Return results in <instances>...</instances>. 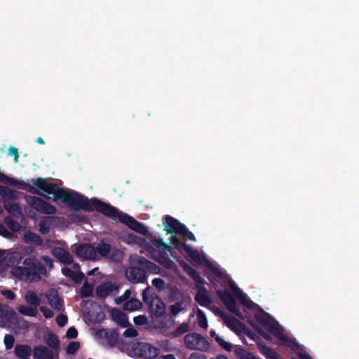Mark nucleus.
<instances>
[{
  "mask_svg": "<svg viewBox=\"0 0 359 359\" xmlns=\"http://www.w3.org/2000/svg\"><path fill=\"white\" fill-rule=\"evenodd\" d=\"M40 310L43 313L46 318H51L53 315V312L45 306H41L40 308Z\"/></svg>",
  "mask_w": 359,
  "mask_h": 359,
  "instance_id": "obj_60",
  "label": "nucleus"
},
{
  "mask_svg": "<svg viewBox=\"0 0 359 359\" xmlns=\"http://www.w3.org/2000/svg\"><path fill=\"white\" fill-rule=\"evenodd\" d=\"M184 343L186 347L191 350L207 351L210 348V344L206 339L195 332L186 334Z\"/></svg>",
  "mask_w": 359,
  "mask_h": 359,
  "instance_id": "obj_8",
  "label": "nucleus"
},
{
  "mask_svg": "<svg viewBox=\"0 0 359 359\" xmlns=\"http://www.w3.org/2000/svg\"><path fill=\"white\" fill-rule=\"evenodd\" d=\"M79 347H80V344L79 342L72 341L69 344L66 350L69 354H74L78 351Z\"/></svg>",
  "mask_w": 359,
  "mask_h": 359,
  "instance_id": "obj_48",
  "label": "nucleus"
},
{
  "mask_svg": "<svg viewBox=\"0 0 359 359\" xmlns=\"http://www.w3.org/2000/svg\"><path fill=\"white\" fill-rule=\"evenodd\" d=\"M109 259L111 261L114 262L116 263L121 262L123 259V254L122 252L118 249H114L110 252Z\"/></svg>",
  "mask_w": 359,
  "mask_h": 359,
  "instance_id": "obj_37",
  "label": "nucleus"
},
{
  "mask_svg": "<svg viewBox=\"0 0 359 359\" xmlns=\"http://www.w3.org/2000/svg\"><path fill=\"white\" fill-rule=\"evenodd\" d=\"M32 353V348L27 345H17L15 348V354L20 359H27Z\"/></svg>",
  "mask_w": 359,
  "mask_h": 359,
  "instance_id": "obj_25",
  "label": "nucleus"
},
{
  "mask_svg": "<svg viewBox=\"0 0 359 359\" xmlns=\"http://www.w3.org/2000/svg\"><path fill=\"white\" fill-rule=\"evenodd\" d=\"M24 239L25 243L34 244L36 246H40L43 244V239L41 237L33 232L25 233Z\"/></svg>",
  "mask_w": 359,
  "mask_h": 359,
  "instance_id": "obj_26",
  "label": "nucleus"
},
{
  "mask_svg": "<svg viewBox=\"0 0 359 359\" xmlns=\"http://www.w3.org/2000/svg\"><path fill=\"white\" fill-rule=\"evenodd\" d=\"M220 298L231 312L238 315V302L252 310L257 324L255 325L257 332L266 339L270 340L269 332L276 337L281 345L294 351L299 359H311L305 350L291 337L288 336L278 323L268 313L264 312L257 304H255L243 293H219Z\"/></svg>",
  "mask_w": 359,
  "mask_h": 359,
  "instance_id": "obj_1",
  "label": "nucleus"
},
{
  "mask_svg": "<svg viewBox=\"0 0 359 359\" xmlns=\"http://www.w3.org/2000/svg\"><path fill=\"white\" fill-rule=\"evenodd\" d=\"M0 182L7 184L13 187H21L22 189L29 188V191L32 194H39L38 190L34 187L31 186L29 183L20 182L17 180L10 177L0 172Z\"/></svg>",
  "mask_w": 359,
  "mask_h": 359,
  "instance_id": "obj_16",
  "label": "nucleus"
},
{
  "mask_svg": "<svg viewBox=\"0 0 359 359\" xmlns=\"http://www.w3.org/2000/svg\"><path fill=\"white\" fill-rule=\"evenodd\" d=\"M5 210L11 215L18 217L22 215V209L16 203H7L4 204Z\"/></svg>",
  "mask_w": 359,
  "mask_h": 359,
  "instance_id": "obj_29",
  "label": "nucleus"
},
{
  "mask_svg": "<svg viewBox=\"0 0 359 359\" xmlns=\"http://www.w3.org/2000/svg\"><path fill=\"white\" fill-rule=\"evenodd\" d=\"M76 284H80L85 280V275L81 271H75L71 278Z\"/></svg>",
  "mask_w": 359,
  "mask_h": 359,
  "instance_id": "obj_47",
  "label": "nucleus"
},
{
  "mask_svg": "<svg viewBox=\"0 0 359 359\" xmlns=\"http://www.w3.org/2000/svg\"><path fill=\"white\" fill-rule=\"evenodd\" d=\"M164 230L168 233H175L179 234L182 231L184 224H182L178 219L170 215H166L163 221Z\"/></svg>",
  "mask_w": 359,
  "mask_h": 359,
  "instance_id": "obj_17",
  "label": "nucleus"
},
{
  "mask_svg": "<svg viewBox=\"0 0 359 359\" xmlns=\"http://www.w3.org/2000/svg\"><path fill=\"white\" fill-rule=\"evenodd\" d=\"M129 243H133L139 245H143L146 243V239L138 236L134 233H130L128 235Z\"/></svg>",
  "mask_w": 359,
  "mask_h": 359,
  "instance_id": "obj_41",
  "label": "nucleus"
},
{
  "mask_svg": "<svg viewBox=\"0 0 359 359\" xmlns=\"http://www.w3.org/2000/svg\"><path fill=\"white\" fill-rule=\"evenodd\" d=\"M152 285L157 288L158 290H161L164 288L165 282L163 279L159 278H155L152 280Z\"/></svg>",
  "mask_w": 359,
  "mask_h": 359,
  "instance_id": "obj_50",
  "label": "nucleus"
},
{
  "mask_svg": "<svg viewBox=\"0 0 359 359\" xmlns=\"http://www.w3.org/2000/svg\"><path fill=\"white\" fill-rule=\"evenodd\" d=\"M14 193L15 191L12 189H11L8 187H1L0 186V194L4 197H8V198H14Z\"/></svg>",
  "mask_w": 359,
  "mask_h": 359,
  "instance_id": "obj_45",
  "label": "nucleus"
},
{
  "mask_svg": "<svg viewBox=\"0 0 359 359\" xmlns=\"http://www.w3.org/2000/svg\"><path fill=\"white\" fill-rule=\"evenodd\" d=\"M157 261L168 269L172 268L174 265V262L168 256L160 255Z\"/></svg>",
  "mask_w": 359,
  "mask_h": 359,
  "instance_id": "obj_43",
  "label": "nucleus"
},
{
  "mask_svg": "<svg viewBox=\"0 0 359 359\" xmlns=\"http://www.w3.org/2000/svg\"><path fill=\"white\" fill-rule=\"evenodd\" d=\"M210 271L213 276V283L216 286L215 292H243L228 274L217 267L210 266Z\"/></svg>",
  "mask_w": 359,
  "mask_h": 359,
  "instance_id": "obj_6",
  "label": "nucleus"
},
{
  "mask_svg": "<svg viewBox=\"0 0 359 359\" xmlns=\"http://www.w3.org/2000/svg\"><path fill=\"white\" fill-rule=\"evenodd\" d=\"M152 243L157 248H162L163 249V252L164 254L166 255V252H170V253L171 252V249H172V246H170L167 244H165L162 239L161 238H154L152 239ZM172 257H174V255L172 254H171Z\"/></svg>",
  "mask_w": 359,
  "mask_h": 359,
  "instance_id": "obj_35",
  "label": "nucleus"
},
{
  "mask_svg": "<svg viewBox=\"0 0 359 359\" xmlns=\"http://www.w3.org/2000/svg\"><path fill=\"white\" fill-rule=\"evenodd\" d=\"M131 266L126 271V276L133 283H143L147 273H158L160 267L144 257L137 255L130 257Z\"/></svg>",
  "mask_w": 359,
  "mask_h": 359,
  "instance_id": "obj_4",
  "label": "nucleus"
},
{
  "mask_svg": "<svg viewBox=\"0 0 359 359\" xmlns=\"http://www.w3.org/2000/svg\"><path fill=\"white\" fill-rule=\"evenodd\" d=\"M123 335L125 337L133 338L137 336V332L133 327H129L124 331Z\"/></svg>",
  "mask_w": 359,
  "mask_h": 359,
  "instance_id": "obj_52",
  "label": "nucleus"
},
{
  "mask_svg": "<svg viewBox=\"0 0 359 359\" xmlns=\"http://www.w3.org/2000/svg\"><path fill=\"white\" fill-rule=\"evenodd\" d=\"M210 334L212 337H213L217 343L225 351H231L233 350L235 352V346L231 343L225 341L222 337L217 334L215 331L211 330Z\"/></svg>",
  "mask_w": 359,
  "mask_h": 359,
  "instance_id": "obj_24",
  "label": "nucleus"
},
{
  "mask_svg": "<svg viewBox=\"0 0 359 359\" xmlns=\"http://www.w3.org/2000/svg\"><path fill=\"white\" fill-rule=\"evenodd\" d=\"M22 259V254L19 252L14 251L9 253L7 256L8 263L13 266L15 264H18Z\"/></svg>",
  "mask_w": 359,
  "mask_h": 359,
  "instance_id": "obj_31",
  "label": "nucleus"
},
{
  "mask_svg": "<svg viewBox=\"0 0 359 359\" xmlns=\"http://www.w3.org/2000/svg\"><path fill=\"white\" fill-rule=\"evenodd\" d=\"M188 330H189V326L187 324H182V325H180L175 330L173 334L175 336H178V335H180V334L187 332Z\"/></svg>",
  "mask_w": 359,
  "mask_h": 359,
  "instance_id": "obj_53",
  "label": "nucleus"
},
{
  "mask_svg": "<svg viewBox=\"0 0 359 359\" xmlns=\"http://www.w3.org/2000/svg\"><path fill=\"white\" fill-rule=\"evenodd\" d=\"M172 325V321L170 318H168V323L165 325H163V327H160L161 329L168 330L171 328L170 327Z\"/></svg>",
  "mask_w": 359,
  "mask_h": 359,
  "instance_id": "obj_63",
  "label": "nucleus"
},
{
  "mask_svg": "<svg viewBox=\"0 0 359 359\" xmlns=\"http://www.w3.org/2000/svg\"><path fill=\"white\" fill-rule=\"evenodd\" d=\"M27 202L32 208L42 214L53 215L57 210L55 206L36 196H29Z\"/></svg>",
  "mask_w": 359,
  "mask_h": 359,
  "instance_id": "obj_10",
  "label": "nucleus"
},
{
  "mask_svg": "<svg viewBox=\"0 0 359 359\" xmlns=\"http://www.w3.org/2000/svg\"><path fill=\"white\" fill-rule=\"evenodd\" d=\"M96 253L97 252L102 257H107L111 251V245L109 243L103 241L99 243L95 248Z\"/></svg>",
  "mask_w": 359,
  "mask_h": 359,
  "instance_id": "obj_28",
  "label": "nucleus"
},
{
  "mask_svg": "<svg viewBox=\"0 0 359 359\" xmlns=\"http://www.w3.org/2000/svg\"><path fill=\"white\" fill-rule=\"evenodd\" d=\"M170 244L174 248L180 252L184 251L186 247L188 246L185 243L181 242L177 237H172Z\"/></svg>",
  "mask_w": 359,
  "mask_h": 359,
  "instance_id": "obj_36",
  "label": "nucleus"
},
{
  "mask_svg": "<svg viewBox=\"0 0 359 359\" xmlns=\"http://www.w3.org/2000/svg\"><path fill=\"white\" fill-rule=\"evenodd\" d=\"M55 351L45 346H36L33 350V355L35 359H54Z\"/></svg>",
  "mask_w": 359,
  "mask_h": 359,
  "instance_id": "obj_21",
  "label": "nucleus"
},
{
  "mask_svg": "<svg viewBox=\"0 0 359 359\" xmlns=\"http://www.w3.org/2000/svg\"><path fill=\"white\" fill-rule=\"evenodd\" d=\"M87 276L79 292H118L121 289V285L117 280H103L98 267L88 271Z\"/></svg>",
  "mask_w": 359,
  "mask_h": 359,
  "instance_id": "obj_5",
  "label": "nucleus"
},
{
  "mask_svg": "<svg viewBox=\"0 0 359 359\" xmlns=\"http://www.w3.org/2000/svg\"><path fill=\"white\" fill-rule=\"evenodd\" d=\"M95 337L100 344L106 346H112L117 339L115 332L104 329L97 330Z\"/></svg>",
  "mask_w": 359,
  "mask_h": 359,
  "instance_id": "obj_13",
  "label": "nucleus"
},
{
  "mask_svg": "<svg viewBox=\"0 0 359 359\" xmlns=\"http://www.w3.org/2000/svg\"><path fill=\"white\" fill-rule=\"evenodd\" d=\"M60 197V200L67 204L75 212L81 210L91 212L95 209L108 217L118 218L120 222L138 233L144 236L148 233L147 226L142 223L139 222L127 213L120 211L109 203H104L96 198H91L89 201L87 197L76 191H71L70 192H67L65 190ZM72 216L74 219H76V212H72Z\"/></svg>",
  "mask_w": 359,
  "mask_h": 359,
  "instance_id": "obj_2",
  "label": "nucleus"
},
{
  "mask_svg": "<svg viewBox=\"0 0 359 359\" xmlns=\"http://www.w3.org/2000/svg\"><path fill=\"white\" fill-rule=\"evenodd\" d=\"M34 184L39 189L48 194L54 196L55 200L60 199V196L63 194L65 189L60 188L55 183H48L46 179L39 177L35 180H33Z\"/></svg>",
  "mask_w": 359,
  "mask_h": 359,
  "instance_id": "obj_9",
  "label": "nucleus"
},
{
  "mask_svg": "<svg viewBox=\"0 0 359 359\" xmlns=\"http://www.w3.org/2000/svg\"><path fill=\"white\" fill-rule=\"evenodd\" d=\"M62 273L70 278H72V275L75 273L76 271H73L69 268H64L62 269Z\"/></svg>",
  "mask_w": 359,
  "mask_h": 359,
  "instance_id": "obj_61",
  "label": "nucleus"
},
{
  "mask_svg": "<svg viewBox=\"0 0 359 359\" xmlns=\"http://www.w3.org/2000/svg\"><path fill=\"white\" fill-rule=\"evenodd\" d=\"M112 319L119 325L126 327L128 325L127 316L120 310L114 309L111 311Z\"/></svg>",
  "mask_w": 359,
  "mask_h": 359,
  "instance_id": "obj_23",
  "label": "nucleus"
},
{
  "mask_svg": "<svg viewBox=\"0 0 359 359\" xmlns=\"http://www.w3.org/2000/svg\"><path fill=\"white\" fill-rule=\"evenodd\" d=\"M133 321L136 325H143L147 323V318L144 316H138L134 318Z\"/></svg>",
  "mask_w": 359,
  "mask_h": 359,
  "instance_id": "obj_54",
  "label": "nucleus"
},
{
  "mask_svg": "<svg viewBox=\"0 0 359 359\" xmlns=\"http://www.w3.org/2000/svg\"><path fill=\"white\" fill-rule=\"evenodd\" d=\"M45 341L51 347L52 349L57 347L58 340L54 334H48L45 336Z\"/></svg>",
  "mask_w": 359,
  "mask_h": 359,
  "instance_id": "obj_39",
  "label": "nucleus"
},
{
  "mask_svg": "<svg viewBox=\"0 0 359 359\" xmlns=\"http://www.w3.org/2000/svg\"><path fill=\"white\" fill-rule=\"evenodd\" d=\"M178 235H180L189 241H196V238L194 233L191 232L185 225L183 226L182 231Z\"/></svg>",
  "mask_w": 359,
  "mask_h": 359,
  "instance_id": "obj_44",
  "label": "nucleus"
},
{
  "mask_svg": "<svg viewBox=\"0 0 359 359\" xmlns=\"http://www.w3.org/2000/svg\"><path fill=\"white\" fill-rule=\"evenodd\" d=\"M224 323L235 333L241 334L244 333L245 327L243 325L234 318L229 317L222 313H220Z\"/></svg>",
  "mask_w": 359,
  "mask_h": 359,
  "instance_id": "obj_19",
  "label": "nucleus"
},
{
  "mask_svg": "<svg viewBox=\"0 0 359 359\" xmlns=\"http://www.w3.org/2000/svg\"><path fill=\"white\" fill-rule=\"evenodd\" d=\"M258 348L260 353L267 359H281L272 348L266 346L258 344Z\"/></svg>",
  "mask_w": 359,
  "mask_h": 359,
  "instance_id": "obj_27",
  "label": "nucleus"
},
{
  "mask_svg": "<svg viewBox=\"0 0 359 359\" xmlns=\"http://www.w3.org/2000/svg\"><path fill=\"white\" fill-rule=\"evenodd\" d=\"M46 299L49 304L55 310L60 311L63 308L62 299L59 297L57 293L46 294Z\"/></svg>",
  "mask_w": 359,
  "mask_h": 359,
  "instance_id": "obj_22",
  "label": "nucleus"
},
{
  "mask_svg": "<svg viewBox=\"0 0 359 359\" xmlns=\"http://www.w3.org/2000/svg\"><path fill=\"white\" fill-rule=\"evenodd\" d=\"M75 254L78 257L83 259L95 260L96 259L95 249L90 243L79 245L75 249Z\"/></svg>",
  "mask_w": 359,
  "mask_h": 359,
  "instance_id": "obj_14",
  "label": "nucleus"
},
{
  "mask_svg": "<svg viewBox=\"0 0 359 359\" xmlns=\"http://www.w3.org/2000/svg\"><path fill=\"white\" fill-rule=\"evenodd\" d=\"M188 359H205V356L198 353H192Z\"/></svg>",
  "mask_w": 359,
  "mask_h": 359,
  "instance_id": "obj_62",
  "label": "nucleus"
},
{
  "mask_svg": "<svg viewBox=\"0 0 359 359\" xmlns=\"http://www.w3.org/2000/svg\"><path fill=\"white\" fill-rule=\"evenodd\" d=\"M82 311L89 316L90 318L93 321H99L104 318V313L101 312V309L97 304L86 301L82 303L81 306Z\"/></svg>",
  "mask_w": 359,
  "mask_h": 359,
  "instance_id": "obj_12",
  "label": "nucleus"
},
{
  "mask_svg": "<svg viewBox=\"0 0 359 359\" xmlns=\"http://www.w3.org/2000/svg\"><path fill=\"white\" fill-rule=\"evenodd\" d=\"M14 321H15L17 326L20 328L25 329L28 327L27 323L25 320H24L23 319L17 318L15 317V319L14 320Z\"/></svg>",
  "mask_w": 359,
  "mask_h": 359,
  "instance_id": "obj_57",
  "label": "nucleus"
},
{
  "mask_svg": "<svg viewBox=\"0 0 359 359\" xmlns=\"http://www.w3.org/2000/svg\"><path fill=\"white\" fill-rule=\"evenodd\" d=\"M25 299L28 304L33 306H38L40 302L36 293H28L25 297Z\"/></svg>",
  "mask_w": 359,
  "mask_h": 359,
  "instance_id": "obj_42",
  "label": "nucleus"
},
{
  "mask_svg": "<svg viewBox=\"0 0 359 359\" xmlns=\"http://www.w3.org/2000/svg\"><path fill=\"white\" fill-rule=\"evenodd\" d=\"M160 359H176V358L172 354H167L161 356Z\"/></svg>",
  "mask_w": 359,
  "mask_h": 359,
  "instance_id": "obj_64",
  "label": "nucleus"
},
{
  "mask_svg": "<svg viewBox=\"0 0 359 359\" xmlns=\"http://www.w3.org/2000/svg\"><path fill=\"white\" fill-rule=\"evenodd\" d=\"M157 344L159 350L161 349L165 352H171L176 350V346L172 342L166 339L158 341Z\"/></svg>",
  "mask_w": 359,
  "mask_h": 359,
  "instance_id": "obj_33",
  "label": "nucleus"
},
{
  "mask_svg": "<svg viewBox=\"0 0 359 359\" xmlns=\"http://www.w3.org/2000/svg\"><path fill=\"white\" fill-rule=\"evenodd\" d=\"M127 353L137 359H154L159 355L160 350L149 343L136 342L128 348Z\"/></svg>",
  "mask_w": 359,
  "mask_h": 359,
  "instance_id": "obj_7",
  "label": "nucleus"
},
{
  "mask_svg": "<svg viewBox=\"0 0 359 359\" xmlns=\"http://www.w3.org/2000/svg\"><path fill=\"white\" fill-rule=\"evenodd\" d=\"M195 299L201 306L206 307L211 306L212 302L208 293H196Z\"/></svg>",
  "mask_w": 359,
  "mask_h": 359,
  "instance_id": "obj_32",
  "label": "nucleus"
},
{
  "mask_svg": "<svg viewBox=\"0 0 359 359\" xmlns=\"http://www.w3.org/2000/svg\"><path fill=\"white\" fill-rule=\"evenodd\" d=\"M0 318L3 327H10L9 323L15 319V313L11 307L0 304Z\"/></svg>",
  "mask_w": 359,
  "mask_h": 359,
  "instance_id": "obj_18",
  "label": "nucleus"
},
{
  "mask_svg": "<svg viewBox=\"0 0 359 359\" xmlns=\"http://www.w3.org/2000/svg\"><path fill=\"white\" fill-rule=\"evenodd\" d=\"M18 311L20 313L28 316H35L37 314L36 309L25 306H20Z\"/></svg>",
  "mask_w": 359,
  "mask_h": 359,
  "instance_id": "obj_38",
  "label": "nucleus"
},
{
  "mask_svg": "<svg viewBox=\"0 0 359 359\" xmlns=\"http://www.w3.org/2000/svg\"><path fill=\"white\" fill-rule=\"evenodd\" d=\"M197 319L198 325L202 328L208 327V320L204 314V313L201 310H198L197 312Z\"/></svg>",
  "mask_w": 359,
  "mask_h": 359,
  "instance_id": "obj_40",
  "label": "nucleus"
},
{
  "mask_svg": "<svg viewBox=\"0 0 359 359\" xmlns=\"http://www.w3.org/2000/svg\"><path fill=\"white\" fill-rule=\"evenodd\" d=\"M56 322L60 327L64 326L67 322V317L65 315H60L56 318Z\"/></svg>",
  "mask_w": 359,
  "mask_h": 359,
  "instance_id": "obj_55",
  "label": "nucleus"
},
{
  "mask_svg": "<svg viewBox=\"0 0 359 359\" xmlns=\"http://www.w3.org/2000/svg\"><path fill=\"white\" fill-rule=\"evenodd\" d=\"M77 330L73 327H69L66 333L67 337L69 339L76 338L77 337Z\"/></svg>",
  "mask_w": 359,
  "mask_h": 359,
  "instance_id": "obj_56",
  "label": "nucleus"
},
{
  "mask_svg": "<svg viewBox=\"0 0 359 359\" xmlns=\"http://www.w3.org/2000/svg\"><path fill=\"white\" fill-rule=\"evenodd\" d=\"M53 266V260L48 256H41L40 259L29 257L22 261L21 266L12 267L11 273L21 281L34 283L45 280L48 276V270Z\"/></svg>",
  "mask_w": 359,
  "mask_h": 359,
  "instance_id": "obj_3",
  "label": "nucleus"
},
{
  "mask_svg": "<svg viewBox=\"0 0 359 359\" xmlns=\"http://www.w3.org/2000/svg\"><path fill=\"white\" fill-rule=\"evenodd\" d=\"M4 223L12 231H18L20 229V224L11 217H6Z\"/></svg>",
  "mask_w": 359,
  "mask_h": 359,
  "instance_id": "obj_34",
  "label": "nucleus"
},
{
  "mask_svg": "<svg viewBox=\"0 0 359 359\" xmlns=\"http://www.w3.org/2000/svg\"><path fill=\"white\" fill-rule=\"evenodd\" d=\"M0 235L5 238H9L11 233L6 229V228L0 223Z\"/></svg>",
  "mask_w": 359,
  "mask_h": 359,
  "instance_id": "obj_58",
  "label": "nucleus"
},
{
  "mask_svg": "<svg viewBox=\"0 0 359 359\" xmlns=\"http://www.w3.org/2000/svg\"><path fill=\"white\" fill-rule=\"evenodd\" d=\"M49 218L48 217H43L39 223V231L43 234H46L49 232L50 228L46 225V219Z\"/></svg>",
  "mask_w": 359,
  "mask_h": 359,
  "instance_id": "obj_46",
  "label": "nucleus"
},
{
  "mask_svg": "<svg viewBox=\"0 0 359 359\" xmlns=\"http://www.w3.org/2000/svg\"><path fill=\"white\" fill-rule=\"evenodd\" d=\"M184 252H186L188 259L190 261H192L196 264H201V258L198 253V252L196 250L192 248L190 246L186 247V249L184 250Z\"/></svg>",
  "mask_w": 359,
  "mask_h": 359,
  "instance_id": "obj_30",
  "label": "nucleus"
},
{
  "mask_svg": "<svg viewBox=\"0 0 359 359\" xmlns=\"http://www.w3.org/2000/svg\"><path fill=\"white\" fill-rule=\"evenodd\" d=\"M15 339L11 334H6L4 339V343L6 349H10L13 346Z\"/></svg>",
  "mask_w": 359,
  "mask_h": 359,
  "instance_id": "obj_49",
  "label": "nucleus"
},
{
  "mask_svg": "<svg viewBox=\"0 0 359 359\" xmlns=\"http://www.w3.org/2000/svg\"><path fill=\"white\" fill-rule=\"evenodd\" d=\"M52 254L63 264L69 265L74 262V259L70 253L62 248H54L52 250Z\"/></svg>",
  "mask_w": 359,
  "mask_h": 359,
  "instance_id": "obj_20",
  "label": "nucleus"
},
{
  "mask_svg": "<svg viewBox=\"0 0 359 359\" xmlns=\"http://www.w3.org/2000/svg\"><path fill=\"white\" fill-rule=\"evenodd\" d=\"M143 299L148 304L151 312L156 316H161L165 310L164 304L156 295V293H143Z\"/></svg>",
  "mask_w": 359,
  "mask_h": 359,
  "instance_id": "obj_11",
  "label": "nucleus"
},
{
  "mask_svg": "<svg viewBox=\"0 0 359 359\" xmlns=\"http://www.w3.org/2000/svg\"><path fill=\"white\" fill-rule=\"evenodd\" d=\"M129 293H124L121 297L115 299L117 304L124 303L123 309L128 311H135L142 307V303L135 298H129Z\"/></svg>",
  "mask_w": 359,
  "mask_h": 359,
  "instance_id": "obj_15",
  "label": "nucleus"
},
{
  "mask_svg": "<svg viewBox=\"0 0 359 359\" xmlns=\"http://www.w3.org/2000/svg\"><path fill=\"white\" fill-rule=\"evenodd\" d=\"M182 309L181 304H175L171 306V312L173 315H177Z\"/></svg>",
  "mask_w": 359,
  "mask_h": 359,
  "instance_id": "obj_59",
  "label": "nucleus"
},
{
  "mask_svg": "<svg viewBox=\"0 0 359 359\" xmlns=\"http://www.w3.org/2000/svg\"><path fill=\"white\" fill-rule=\"evenodd\" d=\"M8 154L14 157V162L18 163L19 158L18 149L15 147H10L8 151Z\"/></svg>",
  "mask_w": 359,
  "mask_h": 359,
  "instance_id": "obj_51",
  "label": "nucleus"
}]
</instances>
